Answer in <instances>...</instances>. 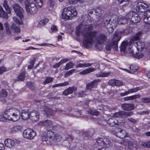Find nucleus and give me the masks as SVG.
Listing matches in <instances>:
<instances>
[{"label": "nucleus", "instance_id": "1", "mask_svg": "<svg viewBox=\"0 0 150 150\" xmlns=\"http://www.w3.org/2000/svg\"><path fill=\"white\" fill-rule=\"evenodd\" d=\"M93 29L92 25L90 24L88 25L81 32L84 37L83 45L86 48H88L91 45L93 42V38L96 37V35L98 33L96 31H92Z\"/></svg>", "mask_w": 150, "mask_h": 150}, {"label": "nucleus", "instance_id": "2", "mask_svg": "<svg viewBox=\"0 0 150 150\" xmlns=\"http://www.w3.org/2000/svg\"><path fill=\"white\" fill-rule=\"evenodd\" d=\"M125 29L121 31H117L113 35V38H112L110 43L107 44L105 46V49L108 51H110L112 46L115 51H117L118 49V43L121 38V35H124Z\"/></svg>", "mask_w": 150, "mask_h": 150}, {"label": "nucleus", "instance_id": "3", "mask_svg": "<svg viewBox=\"0 0 150 150\" xmlns=\"http://www.w3.org/2000/svg\"><path fill=\"white\" fill-rule=\"evenodd\" d=\"M61 137L59 134L49 130L47 131L46 135L42 137V140L43 142H46L47 144L50 145L54 143L56 141L60 140Z\"/></svg>", "mask_w": 150, "mask_h": 150}, {"label": "nucleus", "instance_id": "4", "mask_svg": "<svg viewBox=\"0 0 150 150\" xmlns=\"http://www.w3.org/2000/svg\"><path fill=\"white\" fill-rule=\"evenodd\" d=\"M77 12L74 7H65L62 14V18L64 20L71 19L72 18L77 15Z\"/></svg>", "mask_w": 150, "mask_h": 150}, {"label": "nucleus", "instance_id": "5", "mask_svg": "<svg viewBox=\"0 0 150 150\" xmlns=\"http://www.w3.org/2000/svg\"><path fill=\"white\" fill-rule=\"evenodd\" d=\"M9 116V120L15 122L18 120L21 116V112L18 109L15 108H10L7 109Z\"/></svg>", "mask_w": 150, "mask_h": 150}, {"label": "nucleus", "instance_id": "6", "mask_svg": "<svg viewBox=\"0 0 150 150\" xmlns=\"http://www.w3.org/2000/svg\"><path fill=\"white\" fill-rule=\"evenodd\" d=\"M25 4L27 12L28 14L34 15L37 12L38 8L36 4L33 3L30 0L25 1Z\"/></svg>", "mask_w": 150, "mask_h": 150}, {"label": "nucleus", "instance_id": "7", "mask_svg": "<svg viewBox=\"0 0 150 150\" xmlns=\"http://www.w3.org/2000/svg\"><path fill=\"white\" fill-rule=\"evenodd\" d=\"M125 18L127 20H130L133 23L139 22L140 21V17L135 12L129 11L125 16Z\"/></svg>", "mask_w": 150, "mask_h": 150}, {"label": "nucleus", "instance_id": "8", "mask_svg": "<svg viewBox=\"0 0 150 150\" xmlns=\"http://www.w3.org/2000/svg\"><path fill=\"white\" fill-rule=\"evenodd\" d=\"M36 132L33 130L28 129L25 130L23 132L24 138L29 139H32L36 136Z\"/></svg>", "mask_w": 150, "mask_h": 150}, {"label": "nucleus", "instance_id": "9", "mask_svg": "<svg viewBox=\"0 0 150 150\" xmlns=\"http://www.w3.org/2000/svg\"><path fill=\"white\" fill-rule=\"evenodd\" d=\"M101 80L97 79L90 82L86 84V87L87 89L92 90L93 89L96 88L97 87L98 83L100 82Z\"/></svg>", "mask_w": 150, "mask_h": 150}, {"label": "nucleus", "instance_id": "10", "mask_svg": "<svg viewBox=\"0 0 150 150\" xmlns=\"http://www.w3.org/2000/svg\"><path fill=\"white\" fill-rule=\"evenodd\" d=\"M13 8L17 16H18L21 19L23 18V15L22 13L23 10L18 4H14L13 6Z\"/></svg>", "mask_w": 150, "mask_h": 150}, {"label": "nucleus", "instance_id": "11", "mask_svg": "<svg viewBox=\"0 0 150 150\" xmlns=\"http://www.w3.org/2000/svg\"><path fill=\"white\" fill-rule=\"evenodd\" d=\"M44 111L45 112V114L48 117L52 115V112L53 111H56L59 112V113H62V114H65V112L64 111L59 110L58 108H52L50 109L47 107H45L44 109Z\"/></svg>", "mask_w": 150, "mask_h": 150}, {"label": "nucleus", "instance_id": "12", "mask_svg": "<svg viewBox=\"0 0 150 150\" xmlns=\"http://www.w3.org/2000/svg\"><path fill=\"white\" fill-rule=\"evenodd\" d=\"M39 118V114L36 110H33L31 111L30 113L29 119L33 122H36Z\"/></svg>", "mask_w": 150, "mask_h": 150}, {"label": "nucleus", "instance_id": "13", "mask_svg": "<svg viewBox=\"0 0 150 150\" xmlns=\"http://www.w3.org/2000/svg\"><path fill=\"white\" fill-rule=\"evenodd\" d=\"M122 144L128 145L129 148L130 149H132V148L133 147L134 145L136 144V142L135 141L133 140H130L128 139H125L122 142Z\"/></svg>", "mask_w": 150, "mask_h": 150}, {"label": "nucleus", "instance_id": "14", "mask_svg": "<svg viewBox=\"0 0 150 150\" xmlns=\"http://www.w3.org/2000/svg\"><path fill=\"white\" fill-rule=\"evenodd\" d=\"M96 40L99 44H101L106 41L107 37L104 34H100L97 37Z\"/></svg>", "mask_w": 150, "mask_h": 150}, {"label": "nucleus", "instance_id": "15", "mask_svg": "<svg viewBox=\"0 0 150 150\" xmlns=\"http://www.w3.org/2000/svg\"><path fill=\"white\" fill-rule=\"evenodd\" d=\"M139 39L137 36L135 35L134 36L129 40V47L130 48L132 45H133L135 46H136L137 49L138 50L140 48L138 47V45L137 42V41Z\"/></svg>", "mask_w": 150, "mask_h": 150}, {"label": "nucleus", "instance_id": "16", "mask_svg": "<svg viewBox=\"0 0 150 150\" xmlns=\"http://www.w3.org/2000/svg\"><path fill=\"white\" fill-rule=\"evenodd\" d=\"M122 109L125 110H130L134 109V105L132 104L124 103L121 105Z\"/></svg>", "mask_w": 150, "mask_h": 150}, {"label": "nucleus", "instance_id": "17", "mask_svg": "<svg viewBox=\"0 0 150 150\" xmlns=\"http://www.w3.org/2000/svg\"><path fill=\"white\" fill-rule=\"evenodd\" d=\"M7 111V109L4 110V114L0 115V121L4 122L7 120H9V116Z\"/></svg>", "mask_w": 150, "mask_h": 150}, {"label": "nucleus", "instance_id": "18", "mask_svg": "<svg viewBox=\"0 0 150 150\" xmlns=\"http://www.w3.org/2000/svg\"><path fill=\"white\" fill-rule=\"evenodd\" d=\"M52 122L50 120H47L42 121L39 123V125L40 126H46L50 127L52 125Z\"/></svg>", "mask_w": 150, "mask_h": 150}, {"label": "nucleus", "instance_id": "19", "mask_svg": "<svg viewBox=\"0 0 150 150\" xmlns=\"http://www.w3.org/2000/svg\"><path fill=\"white\" fill-rule=\"evenodd\" d=\"M77 88L74 86L69 87L66 89L64 92L63 94H72L74 92L76 91Z\"/></svg>", "mask_w": 150, "mask_h": 150}, {"label": "nucleus", "instance_id": "20", "mask_svg": "<svg viewBox=\"0 0 150 150\" xmlns=\"http://www.w3.org/2000/svg\"><path fill=\"white\" fill-rule=\"evenodd\" d=\"M4 143L6 146L10 148L12 147L15 145L14 141L9 139L6 140L4 141Z\"/></svg>", "mask_w": 150, "mask_h": 150}, {"label": "nucleus", "instance_id": "21", "mask_svg": "<svg viewBox=\"0 0 150 150\" xmlns=\"http://www.w3.org/2000/svg\"><path fill=\"white\" fill-rule=\"evenodd\" d=\"M95 69L94 68H88L80 72L79 74L81 75H86L93 71L95 70Z\"/></svg>", "mask_w": 150, "mask_h": 150}, {"label": "nucleus", "instance_id": "22", "mask_svg": "<svg viewBox=\"0 0 150 150\" xmlns=\"http://www.w3.org/2000/svg\"><path fill=\"white\" fill-rule=\"evenodd\" d=\"M22 118L23 120H26L29 118L30 114L28 110H23L22 111Z\"/></svg>", "mask_w": 150, "mask_h": 150}, {"label": "nucleus", "instance_id": "23", "mask_svg": "<svg viewBox=\"0 0 150 150\" xmlns=\"http://www.w3.org/2000/svg\"><path fill=\"white\" fill-rule=\"evenodd\" d=\"M137 6L138 8V10H139L142 9H145L148 7V6L147 5L141 2L137 3Z\"/></svg>", "mask_w": 150, "mask_h": 150}, {"label": "nucleus", "instance_id": "24", "mask_svg": "<svg viewBox=\"0 0 150 150\" xmlns=\"http://www.w3.org/2000/svg\"><path fill=\"white\" fill-rule=\"evenodd\" d=\"M93 14L94 15H96V16H97L98 18H99L101 16V13L100 11V10H99V13H98L97 10H96L95 9L93 8L91 9L89 12L88 13V16H89V17H90V14Z\"/></svg>", "mask_w": 150, "mask_h": 150}, {"label": "nucleus", "instance_id": "25", "mask_svg": "<svg viewBox=\"0 0 150 150\" xmlns=\"http://www.w3.org/2000/svg\"><path fill=\"white\" fill-rule=\"evenodd\" d=\"M26 72L25 71H23L20 73L17 76V81H23L25 77Z\"/></svg>", "mask_w": 150, "mask_h": 150}, {"label": "nucleus", "instance_id": "26", "mask_svg": "<svg viewBox=\"0 0 150 150\" xmlns=\"http://www.w3.org/2000/svg\"><path fill=\"white\" fill-rule=\"evenodd\" d=\"M8 16L7 13L4 10L2 6H0V17L7 19Z\"/></svg>", "mask_w": 150, "mask_h": 150}, {"label": "nucleus", "instance_id": "27", "mask_svg": "<svg viewBox=\"0 0 150 150\" xmlns=\"http://www.w3.org/2000/svg\"><path fill=\"white\" fill-rule=\"evenodd\" d=\"M22 129V126L17 125L13 126L10 129V132L11 133H14L21 130Z\"/></svg>", "mask_w": 150, "mask_h": 150}, {"label": "nucleus", "instance_id": "28", "mask_svg": "<svg viewBox=\"0 0 150 150\" xmlns=\"http://www.w3.org/2000/svg\"><path fill=\"white\" fill-rule=\"evenodd\" d=\"M3 6L5 10L8 12L9 14H11V8L8 4V2L6 0L4 1L3 4Z\"/></svg>", "mask_w": 150, "mask_h": 150}, {"label": "nucleus", "instance_id": "29", "mask_svg": "<svg viewBox=\"0 0 150 150\" xmlns=\"http://www.w3.org/2000/svg\"><path fill=\"white\" fill-rule=\"evenodd\" d=\"M129 43L125 41H123L121 43L120 47V51L121 52H125L126 46L128 45Z\"/></svg>", "mask_w": 150, "mask_h": 150}, {"label": "nucleus", "instance_id": "30", "mask_svg": "<svg viewBox=\"0 0 150 150\" xmlns=\"http://www.w3.org/2000/svg\"><path fill=\"white\" fill-rule=\"evenodd\" d=\"M92 64L88 63H79L77 64L76 66V67L77 68H81V67H86L91 66Z\"/></svg>", "mask_w": 150, "mask_h": 150}, {"label": "nucleus", "instance_id": "31", "mask_svg": "<svg viewBox=\"0 0 150 150\" xmlns=\"http://www.w3.org/2000/svg\"><path fill=\"white\" fill-rule=\"evenodd\" d=\"M139 87H137L129 90L128 91L125 92L124 93H121L120 94H129L131 93H133L139 90Z\"/></svg>", "mask_w": 150, "mask_h": 150}, {"label": "nucleus", "instance_id": "32", "mask_svg": "<svg viewBox=\"0 0 150 150\" xmlns=\"http://www.w3.org/2000/svg\"><path fill=\"white\" fill-rule=\"evenodd\" d=\"M11 30H13L14 32L17 33H19L20 32V26H17L15 24H13L11 27Z\"/></svg>", "mask_w": 150, "mask_h": 150}, {"label": "nucleus", "instance_id": "33", "mask_svg": "<svg viewBox=\"0 0 150 150\" xmlns=\"http://www.w3.org/2000/svg\"><path fill=\"white\" fill-rule=\"evenodd\" d=\"M127 133L125 131L122 129L120 132L119 133L117 134V137L121 138H123L126 137Z\"/></svg>", "mask_w": 150, "mask_h": 150}, {"label": "nucleus", "instance_id": "34", "mask_svg": "<svg viewBox=\"0 0 150 150\" xmlns=\"http://www.w3.org/2000/svg\"><path fill=\"white\" fill-rule=\"evenodd\" d=\"M36 58L34 57L33 59L30 60L29 65L28 66V68L29 69H32L35 64Z\"/></svg>", "mask_w": 150, "mask_h": 150}, {"label": "nucleus", "instance_id": "35", "mask_svg": "<svg viewBox=\"0 0 150 150\" xmlns=\"http://www.w3.org/2000/svg\"><path fill=\"white\" fill-rule=\"evenodd\" d=\"M75 64L73 63L72 62H70L67 63L66 65L64 68L65 70H68L70 69L73 67L74 65Z\"/></svg>", "mask_w": 150, "mask_h": 150}, {"label": "nucleus", "instance_id": "36", "mask_svg": "<svg viewBox=\"0 0 150 150\" xmlns=\"http://www.w3.org/2000/svg\"><path fill=\"white\" fill-rule=\"evenodd\" d=\"M114 116L117 118H122L124 117V111H120L115 113Z\"/></svg>", "mask_w": 150, "mask_h": 150}, {"label": "nucleus", "instance_id": "37", "mask_svg": "<svg viewBox=\"0 0 150 150\" xmlns=\"http://www.w3.org/2000/svg\"><path fill=\"white\" fill-rule=\"evenodd\" d=\"M140 96L139 95H134L132 96H131L127 97L124 98V99L125 100H133L135 98H139Z\"/></svg>", "mask_w": 150, "mask_h": 150}, {"label": "nucleus", "instance_id": "38", "mask_svg": "<svg viewBox=\"0 0 150 150\" xmlns=\"http://www.w3.org/2000/svg\"><path fill=\"white\" fill-rule=\"evenodd\" d=\"M109 74L108 73L103 72H100L98 74H96V76L97 77H106L108 76Z\"/></svg>", "mask_w": 150, "mask_h": 150}, {"label": "nucleus", "instance_id": "39", "mask_svg": "<svg viewBox=\"0 0 150 150\" xmlns=\"http://www.w3.org/2000/svg\"><path fill=\"white\" fill-rule=\"evenodd\" d=\"M129 68L131 72L132 73L136 72L138 70V68L137 66L134 64H131Z\"/></svg>", "mask_w": 150, "mask_h": 150}, {"label": "nucleus", "instance_id": "40", "mask_svg": "<svg viewBox=\"0 0 150 150\" xmlns=\"http://www.w3.org/2000/svg\"><path fill=\"white\" fill-rule=\"evenodd\" d=\"M96 142L98 145L101 146H104V138H97Z\"/></svg>", "mask_w": 150, "mask_h": 150}, {"label": "nucleus", "instance_id": "41", "mask_svg": "<svg viewBox=\"0 0 150 150\" xmlns=\"http://www.w3.org/2000/svg\"><path fill=\"white\" fill-rule=\"evenodd\" d=\"M53 81V78L51 77H46L45 80L43 84L45 85L52 82Z\"/></svg>", "mask_w": 150, "mask_h": 150}, {"label": "nucleus", "instance_id": "42", "mask_svg": "<svg viewBox=\"0 0 150 150\" xmlns=\"http://www.w3.org/2000/svg\"><path fill=\"white\" fill-rule=\"evenodd\" d=\"M27 86L32 90H33L35 88V87L34 84V83L30 82H28L26 83Z\"/></svg>", "mask_w": 150, "mask_h": 150}, {"label": "nucleus", "instance_id": "43", "mask_svg": "<svg viewBox=\"0 0 150 150\" xmlns=\"http://www.w3.org/2000/svg\"><path fill=\"white\" fill-rule=\"evenodd\" d=\"M49 21V20L47 18H45L41 20L39 23V25L41 26L44 25L45 24L47 23Z\"/></svg>", "mask_w": 150, "mask_h": 150}, {"label": "nucleus", "instance_id": "44", "mask_svg": "<svg viewBox=\"0 0 150 150\" xmlns=\"http://www.w3.org/2000/svg\"><path fill=\"white\" fill-rule=\"evenodd\" d=\"M104 146L105 145L106 146L108 147L112 145L111 142L106 138H104Z\"/></svg>", "mask_w": 150, "mask_h": 150}, {"label": "nucleus", "instance_id": "45", "mask_svg": "<svg viewBox=\"0 0 150 150\" xmlns=\"http://www.w3.org/2000/svg\"><path fill=\"white\" fill-rule=\"evenodd\" d=\"M76 71V70L75 69H72L70 70L65 74L64 75L65 77H66L70 76L73 73L75 72Z\"/></svg>", "mask_w": 150, "mask_h": 150}, {"label": "nucleus", "instance_id": "46", "mask_svg": "<svg viewBox=\"0 0 150 150\" xmlns=\"http://www.w3.org/2000/svg\"><path fill=\"white\" fill-rule=\"evenodd\" d=\"M144 23L146 24H150V16H144L143 19Z\"/></svg>", "mask_w": 150, "mask_h": 150}, {"label": "nucleus", "instance_id": "47", "mask_svg": "<svg viewBox=\"0 0 150 150\" xmlns=\"http://www.w3.org/2000/svg\"><path fill=\"white\" fill-rule=\"evenodd\" d=\"M141 145L142 146L150 148V141L147 142H142Z\"/></svg>", "mask_w": 150, "mask_h": 150}, {"label": "nucleus", "instance_id": "48", "mask_svg": "<svg viewBox=\"0 0 150 150\" xmlns=\"http://www.w3.org/2000/svg\"><path fill=\"white\" fill-rule=\"evenodd\" d=\"M124 117L126 118L130 116L133 114V113L132 111L126 112L124 111Z\"/></svg>", "mask_w": 150, "mask_h": 150}, {"label": "nucleus", "instance_id": "49", "mask_svg": "<svg viewBox=\"0 0 150 150\" xmlns=\"http://www.w3.org/2000/svg\"><path fill=\"white\" fill-rule=\"evenodd\" d=\"M106 28L107 29V30L110 33V32L109 31L110 30H109L110 29H111V32H112L113 30H114V28H113V26L108 23H107V25H106Z\"/></svg>", "mask_w": 150, "mask_h": 150}, {"label": "nucleus", "instance_id": "50", "mask_svg": "<svg viewBox=\"0 0 150 150\" xmlns=\"http://www.w3.org/2000/svg\"><path fill=\"white\" fill-rule=\"evenodd\" d=\"M36 3L37 5L39 7H41L43 4V0H34Z\"/></svg>", "mask_w": 150, "mask_h": 150}, {"label": "nucleus", "instance_id": "51", "mask_svg": "<svg viewBox=\"0 0 150 150\" xmlns=\"http://www.w3.org/2000/svg\"><path fill=\"white\" fill-rule=\"evenodd\" d=\"M73 139V137L69 135H66L63 138V139L65 141H68V142L71 141Z\"/></svg>", "mask_w": 150, "mask_h": 150}, {"label": "nucleus", "instance_id": "52", "mask_svg": "<svg viewBox=\"0 0 150 150\" xmlns=\"http://www.w3.org/2000/svg\"><path fill=\"white\" fill-rule=\"evenodd\" d=\"M114 119L112 118H110L108 121V123L110 126H114L115 125H116L115 121H114Z\"/></svg>", "mask_w": 150, "mask_h": 150}, {"label": "nucleus", "instance_id": "53", "mask_svg": "<svg viewBox=\"0 0 150 150\" xmlns=\"http://www.w3.org/2000/svg\"><path fill=\"white\" fill-rule=\"evenodd\" d=\"M7 71L6 68L4 66L0 67V75L1 74L4 72Z\"/></svg>", "mask_w": 150, "mask_h": 150}, {"label": "nucleus", "instance_id": "54", "mask_svg": "<svg viewBox=\"0 0 150 150\" xmlns=\"http://www.w3.org/2000/svg\"><path fill=\"white\" fill-rule=\"evenodd\" d=\"M115 81H116L115 79H111L109 81L108 83L112 86H115V85H116Z\"/></svg>", "mask_w": 150, "mask_h": 150}, {"label": "nucleus", "instance_id": "55", "mask_svg": "<svg viewBox=\"0 0 150 150\" xmlns=\"http://www.w3.org/2000/svg\"><path fill=\"white\" fill-rule=\"evenodd\" d=\"M142 101L143 103H150V98H144L142 99Z\"/></svg>", "mask_w": 150, "mask_h": 150}, {"label": "nucleus", "instance_id": "56", "mask_svg": "<svg viewBox=\"0 0 150 150\" xmlns=\"http://www.w3.org/2000/svg\"><path fill=\"white\" fill-rule=\"evenodd\" d=\"M115 84H116V85H115V86H119L122 85L123 83L122 81L117 79H115Z\"/></svg>", "mask_w": 150, "mask_h": 150}, {"label": "nucleus", "instance_id": "57", "mask_svg": "<svg viewBox=\"0 0 150 150\" xmlns=\"http://www.w3.org/2000/svg\"><path fill=\"white\" fill-rule=\"evenodd\" d=\"M51 29L52 31L53 32H56L58 30L57 26L54 25H53L51 26Z\"/></svg>", "mask_w": 150, "mask_h": 150}, {"label": "nucleus", "instance_id": "58", "mask_svg": "<svg viewBox=\"0 0 150 150\" xmlns=\"http://www.w3.org/2000/svg\"><path fill=\"white\" fill-rule=\"evenodd\" d=\"M150 111L149 110L146 111H143L139 112V113L140 115H148Z\"/></svg>", "mask_w": 150, "mask_h": 150}, {"label": "nucleus", "instance_id": "59", "mask_svg": "<svg viewBox=\"0 0 150 150\" xmlns=\"http://www.w3.org/2000/svg\"><path fill=\"white\" fill-rule=\"evenodd\" d=\"M4 26L6 28V32L8 33V32H9L10 33L11 32L10 30V28L9 26H8V24L7 23H5L4 24Z\"/></svg>", "mask_w": 150, "mask_h": 150}, {"label": "nucleus", "instance_id": "60", "mask_svg": "<svg viewBox=\"0 0 150 150\" xmlns=\"http://www.w3.org/2000/svg\"><path fill=\"white\" fill-rule=\"evenodd\" d=\"M90 112L93 115H97L99 114V112L95 110H91Z\"/></svg>", "mask_w": 150, "mask_h": 150}, {"label": "nucleus", "instance_id": "61", "mask_svg": "<svg viewBox=\"0 0 150 150\" xmlns=\"http://www.w3.org/2000/svg\"><path fill=\"white\" fill-rule=\"evenodd\" d=\"M127 120L130 122L132 123H136L138 122V120H137L134 119L132 117L128 118Z\"/></svg>", "mask_w": 150, "mask_h": 150}, {"label": "nucleus", "instance_id": "62", "mask_svg": "<svg viewBox=\"0 0 150 150\" xmlns=\"http://www.w3.org/2000/svg\"><path fill=\"white\" fill-rule=\"evenodd\" d=\"M75 0H68V4L70 5L76 4Z\"/></svg>", "mask_w": 150, "mask_h": 150}, {"label": "nucleus", "instance_id": "63", "mask_svg": "<svg viewBox=\"0 0 150 150\" xmlns=\"http://www.w3.org/2000/svg\"><path fill=\"white\" fill-rule=\"evenodd\" d=\"M81 33L80 29V28L76 29L75 30V34L76 36L79 37Z\"/></svg>", "mask_w": 150, "mask_h": 150}, {"label": "nucleus", "instance_id": "64", "mask_svg": "<svg viewBox=\"0 0 150 150\" xmlns=\"http://www.w3.org/2000/svg\"><path fill=\"white\" fill-rule=\"evenodd\" d=\"M69 83L67 81H66L64 83H60V86H65L68 85Z\"/></svg>", "mask_w": 150, "mask_h": 150}]
</instances>
